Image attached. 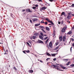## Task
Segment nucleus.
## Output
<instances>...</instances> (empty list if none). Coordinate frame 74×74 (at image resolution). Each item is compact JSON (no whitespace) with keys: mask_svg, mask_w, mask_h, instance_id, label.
<instances>
[{"mask_svg":"<svg viewBox=\"0 0 74 74\" xmlns=\"http://www.w3.org/2000/svg\"><path fill=\"white\" fill-rule=\"evenodd\" d=\"M70 67H70L71 68H72V67H74V64H72L70 66Z\"/></svg>","mask_w":74,"mask_h":74,"instance_id":"nucleus-25","label":"nucleus"},{"mask_svg":"<svg viewBox=\"0 0 74 74\" xmlns=\"http://www.w3.org/2000/svg\"><path fill=\"white\" fill-rule=\"evenodd\" d=\"M26 44H27V45H28L29 47H31V46L30 45V44H29V42H26Z\"/></svg>","mask_w":74,"mask_h":74,"instance_id":"nucleus-29","label":"nucleus"},{"mask_svg":"<svg viewBox=\"0 0 74 74\" xmlns=\"http://www.w3.org/2000/svg\"><path fill=\"white\" fill-rule=\"evenodd\" d=\"M72 16H74V14H72Z\"/></svg>","mask_w":74,"mask_h":74,"instance_id":"nucleus-58","label":"nucleus"},{"mask_svg":"<svg viewBox=\"0 0 74 74\" xmlns=\"http://www.w3.org/2000/svg\"><path fill=\"white\" fill-rule=\"evenodd\" d=\"M40 23L39 24H36L35 25V26H40Z\"/></svg>","mask_w":74,"mask_h":74,"instance_id":"nucleus-23","label":"nucleus"},{"mask_svg":"<svg viewBox=\"0 0 74 74\" xmlns=\"http://www.w3.org/2000/svg\"><path fill=\"white\" fill-rule=\"evenodd\" d=\"M72 47H71L70 48V50L71 52V51L72 50Z\"/></svg>","mask_w":74,"mask_h":74,"instance_id":"nucleus-50","label":"nucleus"},{"mask_svg":"<svg viewBox=\"0 0 74 74\" xmlns=\"http://www.w3.org/2000/svg\"><path fill=\"white\" fill-rule=\"evenodd\" d=\"M33 9H36V7H33Z\"/></svg>","mask_w":74,"mask_h":74,"instance_id":"nucleus-47","label":"nucleus"},{"mask_svg":"<svg viewBox=\"0 0 74 74\" xmlns=\"http://www.w3.org/2000/svg\"><path fill=\"white\" fill-rule=\"evenodd\" d=\"M42 29H45V27H44L43 26H42Z\"/></svg>","mask_w":74,"mask_h":74,"instance_id":"nucleus-48","label":"nucleus"},{"mask_svg":"<svg viewBox=\"0 0 74 74\" xmlns=\"http://www.w3.org/2000/svg\"><path fill=\"white\" fill-rule=\"evenodd\" d=\"M40 62H41V63H42V60H40Z\"/></svg>","mask_w":74,"mask_h":74,"instance_id":"nucleus-54","label":"nucleus"},{"mask_svg":"<svg viewBox=\"0 0 74 74\" xmlns=\"http://www.w3.org/2000/svg\"><path fill=\"white\" fill-rule=\"evenodd\" d=\"M33 22H35V21H37L38 19L37 18H33L32 19Z\"/></svg>","mask_w":74,"mask_h":74,"instance_id":"nucleus-11","label":"nucleus"},{"mask_svg":"<svg viewBox=\"0 0 74 74\" xmlns=\"http://www.w3.org/2000/svg\"><path fill=\"white\" fill-rule=\"evenodd\" d=\"M0 44H3V42H2V43H1V42H0Z\"/></svg>","mask_w":74,"mask_h":74,"instance_id":"nucleus-60","label":"nucleus"},{"mask_svg":"<svg viewBox=\"0 0 74 74\" xmlns=\"http://www.w3.org/2000/svg\"><path fill=\"white\" fill-rule=\"evenodd\" d=\"M49 1H50V2H52V1H54L55 2L56 1L55 0H49Z\"/></svg>","mask_w":74,"mask_h":74,"instance_id":"nucleus-26","label":"nucleus"},{"mask_svg":"<svg viewBox=\"0 0 74 74\" xmlns=\"http://www.w3.org/2000/svg\"><path fill=\"white\" fill-rule=\"evenodd\" d=\"M49 47L50 48H52V42H50L49 43Z\"/></svg>","mask_w":74,"mask_h":74,"instance_id":"nucleus-7","label":"nucleus"},{"mask_svg":"<svg viewBox=\"0 0 74 74\" xmlns=\"http://www.w3.org/2000/svg\"><path fill=\"white\" fill-rule=\"evenodd\" d=\"M23 52L25 54H26V50L23 51Z\"/></svg>","mask_w":74,"mask_h":74,"instance_id":"nucleus-38","label":"nucleus"},{"mask_svg":"<svg viewBox=\"0 0 74 74\" xmlns=\"http://www.w3.org/2000/svg\"><path fill=\"white\" fill-rule=\"evenodd\" d=\"M29 73H33V71L32 70H30L28 71Z\"/></svg>","mask_w":74,"mask_h":74,"instance_id":"nucleus-15","label":"nucleus"},{"mask_svg":"<svg viewBox=\"0 0 74 74\" xmlns=\"http://www.w3.org/2000/svg\"><path fill=\"white\" fill-rule=\"evenodd\" d=\"M44 21L43 20H42V21H41L40 22V23H45L44 22Z\"/></svg>","mask_w":74,"mask_h":74,"instance_id":"nucleus-35","label":"nucleus"},{"mask_svg":"<svg viewBox=\"0 0 74 74\" xmlns=\"http://www.w3.org/2000/svg\"><path fill=\"white\" fill-rule=\"evenodd\" d=\"M72 29H73V30H74V25H73V27H72Z\"/></svg>","mask_w":74,"mask_h":74,"instance_id":"nucleus-46","label":"nucleus"},{"mask_svg":"<svg viewBox=\"0 0 74 74\" xmlns=\"http://www.w3.org/2000/svg\"><path fill=\"white\" fill-rule=\"evenodd\" d=\"M29 42V43H30V44H31V43H32V41L31 40H29L28 41Z\"/></svg>","mask_w":74,"mask_h":74,"instance_id":"nucleus-44","label":"nucleus"},{"mask_svg":"<svg viewBox=\"0 0 74 74\" xmlns=\"http://www.w3.org/2000/svg\"><path fill=\"white\" fill-rule=\"evenodd\" d=\"M59 39H60V41H62V36H60L59 38Z\"/></svg>","mask_w":74,"mask_h":74,"instance_id":"nucleus-13","label":"nucleus"},{"mask_svg":"<svg viewBox=\"0 0 74 74\" xmlns=\"http://www.w3.org/2000/svg\"><path fill=\"white\" fill-rule=\"evenodd\" d=\"M45 9H46V7H43L40 9V11H42V10H43L44 11V10H45Z\"/></svg>","mask_w":74,"mask_h":74,"instance_id":"nucleus-4","label":"nucleus"},{"mask_svg":"<svg viewBox=\"0 0 74 74\" xmlns=\"http://www.w3.org/2000/svg\"><path fill=\"white\" fill-rule=\"evenodd\" d=\"M39 38H40L41 40H44V38H43V37L42 36H39Z\"/></svg>","mask_w":74,"mask_h":74,"instance_id":"nucleus-21","label":"nucleus"},{"mask_svg":"<svg viewBox=\"0 0 74 74\" xmlns=\"http://www.w3.org/2000/svg\"><path fill=\"white\" fill-rule=\"evenodd\" d=\"M72 46L73 47H74V43L72 44Z\"/></svg>","mask_w":74,"mask_h":74,"instance_id":"nucleus-52","label":"nucleus"},{"mask_svg":"<svg viewBox=\"0 0 74 74\" xmlns=\"http://www.w3.org/2000/svg\"><path fill=\"white\" fill-rule=\"evenodd\" d=\"M70 63H71V62H68V63H67L66 64V66H69V64H70Z\"/></svg>","mask_w":74,"mask_h":74,"instance_id":"nucleus-14","label":"nucleus"},{"mask_svg":"<svg viewBox=\"0 0 74 74\" xmlns=\"http://www.w3.org/2000/svg\"><path fill=\"white\" fill-rule=\"evenodd\" d=\"M65 15V13H64V12H62V13H61V16H62L63 15Z\"/></svg>","mask_w":74,"mask_h":74,"instance_id":"nucleus-17","label":"nucleus"},{"mask_svg":"<svg viewBox=\"0 0 74 74\" xmlns=\"http://www.w3.org/2000/svg\"><path fill=\"white\" fill-rule=\"evenodd\" d=\"M66 29H67L66 27H64L62 29V33H64V32H66Z\"/></svg>","mask_w":74,"mask_h":74,"instance_id":"nucleus-3","label":"nucleus"},{"mask_svg":"<svg viewBox=\"0 0 74 74\" xmlns=\"http://www.w3.org/2000/svg\"><path fill=\"white\" fill-rule=\"evenodd\" d=\"M43 32H45V33H46V32L45 31H44Z\"/></svg>","mask_w":74,"mask_h":74,"instance_id":"nucleus-61","label":"nucleus"},{"mask_svg":"<svg viewBox=\"0 0 74 74\" xmlns=\"http://www.w3.org/2000/svg\"><path fill=\"white\" fill-rule=\"evenodd\" d=\"M48 25H49V26L50 25H51V24H49Z\"/></svg>","mask_w":74,"mask_h":74,"instance_id":"nucleus-62","label":"nucleus"},{"mask_svg":"<svg viewBox=\"0 0 74 74\" xmlns=\"http://www.w3.org/2000/svg\"><path fill=\"white\" fill-rule=\"evenodd\" d=\"M29 21H30V23H32V20L30 19Z\"/></svg>","mask_w":74,"mask_h":74,"instance_id":"nucleus-37","label":"nucleus"},{"mask_svg":"<svg viewBox=\"0 0 74 74\" xmlns=\"http://www.w3.org/2000/svg\"><path fill=\"white\" fill-rule=\"evenodd\" d=\"M68 15H70L71 14V13H68Z\"/></svg>","mask_w":74,"mask_h":74,"instance_id":"nucleus-53","label":"nucleus"},{"mask_svg":"<svg viewBox=\"0 0 74 74\" xmlns=\"http://www.w3.org/2000/svg\"><path fill=\"white\" fill-rule=\"evenodd\" d=\"M69 60L68 59H63V60L64 61V62H66L68 61Z\"/></svg>","mask_w":74,"mask_h":74,"instance_id":"nucleus-20","label":"nucleus"},{"mask_svg":"<svg viewBox=\"0 0 74 74\" xmlns=\"http://www.w3.org/2000/svg\"><path fill=\"white\" fill-rule=\"evenodd\" d=\"M45 20L47 21L48 22H49V23H51V25H54V23L52 22V21H50V19H49V18H46L45 19Z\"/></svg>","mask_w":74,"mask_h":74,"instance_id":"nucleus-2","label":"nucleus"},{"mask_svg":"<svg viewBox=\"0 0 74 74\" xmlns=\"http://www.w3.org/2000/svg\"><path fill=\"white\" fill-rule=\"evenodd\" d=\"M46 29L47 30V31H49V30H50L49 28L47 27H46Z\"/></svg>","mask_w":74,"mask_h":74,"instance_id":"nucleus-18","label":"nucleus"},{"mask_svg":"<svg viewBox=\"0 0 74 74\" xmlns=\"http://www.w3.org/2000/svg\"><path fill=\"white\" fill-rule=\"evenodd\" d=\"M10 40H12V37L11 36L10 37Z\"/></svg>","mask_w":74,"mask_h":74,"instance_id":"nucleus-49","label":"nucleus"},{"mask_svg":"<svg viewBox=\"0 0 74 74\" xmlns=\"http://www.w3.org/2000/svg\"><path fill=\"white\" fill-rule=\"evenodd\" d=\"M49 59H50V58H47L46 59V60H47V61H48V60H49Z\"/></svg>","mask_w":74,"mask_h":74,"instance_id":"nucleus-40","label":"nucleus"},{"mask_svg":"<svg viewBox=\"0 0 74 74\" xmlns=\"http://www.w3.org/2000/svg\"><path fill=\"white\" fill-rule=\"evenodd\" d=\"M8 50H6V51H5V52H6V53H4V55H5V54H7V55H8Z\"/></svg>","mask_w":74,"mask_h":74,"instance_id":"nucleus-12","label":"nucleus"},{"mask_svg":"<svg viewBox=\"0 0 74 74\" xmlns=\"http://www.w3.org/2000/svg\"><path fill=\"white\" fill-rule=\"evenodd\" d=\"M13 69H14V70H16V68L15 66H14L13 67Z\"/></svg>","mask_w":74,"mask_h":74,"instance_id":"nucleus-41","label":"nucleus"},{"mask_svg":"<svg viewBox=\"0 0 74 74\" xmlns=\"http://www.w3.org/2000/svg\"><path fill=\"white\" fill-rule=\"evenodd\" d=\"M34 36H37L38 35V33H35L34 34Z\"/></svg>","mask_w":74,"mask_h":74,"instance_id":"nucleus-30","label":"nucleus"},{"mask_svg":"<svg viewBox=\"0 0 74 74\" xmlns=\"http://www.w3.org/2000/svg\"><path fill=\"white\" fill-rule=\"evenodd\" d=\"M57 53H54L53 54H51V55L52 56H54V57L55 56H56V55H57Z\"/></svg>","mask_w":74,"mask_h":74,"instance_id":"nucleus-16","label":"nucleus"},{"mask_svg":"<svg viewBox=\"0 0 74 74\" xmlns=\"http://www.w3.org/2000/svg\"><path fill=\"white\" fill-rule=\"evenodd\" d=\"M56 65H59V64H56Z\"/></svg>","mask_w":74,"mask_h":74,"instance_id":"nucleus-63","label":"nucleus"},{"mask_svg":"<svg viewBox=\"0 0 74 74\" xmlns=\"http://www.w3.org/2000/svg\"><path fill=\"white\" fill-rule=\"evenodd\" d=\"M38 1L39 2H42V1L41 0H38Z\"/></svg>","mask_w":74,"mask_h":74,"instance_id":"nucleus-45","label":"nucleus"},{"mask_svg":"<svg viewBox=\"0 0 74 74\" xmlns=\"http://www.w3.org/2000/svg\"><path fill=\"white\" fill-rule=\"evenodd\" d=\"M56 46H57V45H58L59 44V42H58V41H57L56 43Z\"/></svg>","mask_w":74,"mask_h":74,"instance_id":"nucleus-31","label":"nucleus"},{"mask_svg":"<svg viewBox=\"0 0 74 74\" xmlns=\"http://www.w3.org/2000/svg\"><path fill=\"white\" fill-rule=\"evenodd\" d=\"M48 40H49V39L48 38L45 42V44H47V42H48Z\"/></svg>","mask_w":74,"mask_h":74,"instance_id":"nucleus-24","label":"nucleus"},{"mask_svg":"<svg viewBox=\"0 0 74 74\" xmlns=\"http://www.w3.org/2000/svg\"><path fill=\"white\" fill-rule=\"evenodd\" d=\"M40 35H41V36H42L44 37V35L43 34V33H42V32H41L40 33Z\"/></svg>","mask_w":74,"mask_h":74,"instance_id":"nucleus-28","label":"nucleus"},{"mask_svg":"<svg viewBox=\"0 0 74 74\" xmlns=\"http://www.w3.org/2000/svg\"><path fill=\"white\" fill-rule=\"evenodd\" d=\"M56 60V58H55L53 60V61H55Z\"/></svg>","mask_w":74,"mask_h":74,"instance_id":"nucleus-43","label":"nucleus"},{"mask_svg":"<svg viewBox=\"0 0 74 74\" xmlns=\"http://www.w3.org/2000/svg\"><path fill=\"white\" fill-rule=\"evenodd\" d=\"M37 42H38V43H41V44H44V42H43V41L39 40H38Z\"/></svg>","mask_w":74,"mask_h":74,"instance_id":"nucleus-9","label":"nucleus"},{"mask_svg":"<svg viewBox=\"0 0 74 74\" xmlns=\"http://www.w3.org/2000/svg\"><path fill=\"white\" fill-rule=\"evenodd\" d=\"M71 15H68L67 17V19L69 20L70 19H71Z\"/></svg>","mask_w":74,"mask_h":74,"instance_id":"nucleus-8","label":"nucleus"},{"mask_svg":"<svg viewBox=\"0 0 74 74\" xmlns=\"http://www.w3.org/2000/svg\"><path fill=\"white\" fill-rule=\"evenodd\" d=\"M44 36H47V35H46V34Z\"/></svg>","mask_w":74,"mask_h":74,"instance_id":"nucleus-64","label":"nucleus"},{"mask_svg":"<svg viewBox=\"0 0 74 74\" xmlns=\"http://www.w3.org/2000/svg\"><path fill=\"white\" fill-rule=\"evenodd\" d=\"M52 66H53L54 67V69H57L58 70H59L60 71H64V70H63L62 69L60 70V67L58 65H56L54 64H52Z\"/></svg>","mask_w":74,"mask_h":74,"instance_id":"nucleus-1","label":"nucleus"},{"mask_svg":"<svg viewBox=\"0 0 74 74\" xmlns=\"http://www.w3.org/2000/svg\"><path fill=\"white\" fill-rule=\"evenodd\" d=\"M26 11L27 12H32V11L30 10V9H26Z\"/></svg>","mask_w":74,"mask_h":74,"instance_id":"nucleus-5","label":"nucleus"},{"mask_svg":"<svg viewBox=\"0 0 74 74\" xmlns=\"http://www.w3.org/2000/svg\"><path fill=\"white\" fill-rule=\"evenodd\" d=\"M71 6L72 7H74V4H73L71 5Z\"/></svg>","mask_w":74,"mask_h":74,"instance_id":"nucleus-39","label":"nucleus"},{"mask_svg":"<svg viewBox=\"0 0 74 74\" xmlns=\"http://www.w3.org/2000/svg\"><path fill=\"white\" fill-rule=\"evenodd\" d=\"M66 37L65 36H63L62 37V41L63 42H64L66 41Z\"/></svg>","mask_w":74,"mask_h":74,"instance_id":"nucleus-6","label":"nucleus"},{"mask_svg":"<svg viewBox=\"0 0 74 74\" xmlns=\"http://www.w3.org/2000/svg\"><path fill=\"white\" fill-rule=\"evenodd\" d=\"M42 26H39L40 28H42Z\"/></svg>","mask_w":74,"mask_h":74,"instance_id":"nucleus-56","label":"nucleus"},{"mask_svg":"<svg viewBox=\"0 0 74 74\" xmlns=\"http://www.w3.org/2000/svg\"><path fill=\"white\" fill-rule=\"evenodd\" d=\"M32 38L33 39H35V38H36V36H32Z\"/></svg>","mask_w":74,"mask_h":74,"instance_id":"nucleus-32","label":"nucleus"},{"mask_svg":"<svg viewBox=\"0 0 74 74\" xmlns=\"http://www.w3.org/2000/svg\"><path fill=\"white\" fill-rule=\"evenodd\" d=\"M72 33V32L71 31H69L68 33V34H69L70 35V34H71Z\"/></svg>","mask_w":74,"mask_h":74,"instance_id":"nucleus-19","label":"nucleus"},{"mask_svg":"<svg viewBox=\"0 0 74 74\" xmlns=\"http://www.w3.org/2000/svg\"><path fill=\"white\" fill-rule=\"evenodd\" d=\"M25 52H27V53H29L30 52V51L29 50H25Z\"/></svg>","mask_w":74,"mask_h":74,"instance_id":"nucleus-27","label":"nucleus"},{"mask_svg":"<svg viewBox=\"0 0 74 74\" xmlns=\"http://www.w3.org/2000/svg\"><path fill=\"white\" fill-rule=\"evenodd\" d=\"M48 38V37H45L44 38V40H46V39H47V38Z\"/></svg>","mask_w":74,"mask_h":74,"instance_id":"nucleus-42","label":"nucleus"},{"mask_svg":"<svg viewBox=\"0 0 74 74\" xmlns=\"http://www.w3.org/2000/svg\"><path fill=\"white\" fill-rule=\"evenodd\" d=\"M25 11V9H23L22 10V12H24V11Z\"/></svg>","mask_w":74,"mask_h":74,"instance_id":"nucleus-51","label":"nucleus"},{"mask_svg":"<svg viewBox=\"0 0 74 74\" xmlns=\"http://www.w3.org/2000/svg\"><path fill=\"white\" fill-rule=\"evenodd\" d=\"M45 25H48V22H45Z\"/></svg>","mask_w":74,"mask_h":74,"instance_id":"nucleus-36","label":"nucleus"},{"mask_svg":"<svg viewBox=\"0 0 74 74\" xmlns=\"http://www.w3.org/2000/svg\"><path fill=\"white\" fill-rule=\"evenodd\" d=\"M60 66H61V67H62V68L63 69H64H64H66V68L63 66L62 65H61Z\"/></svg>","mask_w":74,"mask_h":74,"instance_id":"nucleus-10","label":"nucleus"},{"mask_svg":"<svg viewBox=\"0 0 74 74\" xmlns=\"http://www.w3.org/2000/svg\"><path fill=\"white\" fill-rule=\"evenodd\" d=\"M47 55V56H51V54H49V53H46Z\"/></svg>","mask_w":74,"mask_h":74,"instance_id":"nucleus-22","label":"nucleus"},{"mask_svg":"<svg viewBox=\"0 0 74 74\" xmlns=\"http://www.w3.org/2000/svg\"><path fill=\"white\" fill-rule=\"evenodd\" d=\"M59 46H60V45H59L58 46H57V47H56V48L55 49L56 50L58 49V48H59Z\"/></svg>","mask_w":74,"mask_h":74,"instance_id":"nucleus-33","label":"nucleus"},{"mask_svg":"<svg viewBox=\"0 0 74 74\" xmlns=\"http://www.w3.org/2000/svg\"><path fill=\"white\" fill-rule=\"evenodd\" d=\"M10 16L12 17V18H14V15H13V14L11 13L10 14Z\"/></svg>","mask_w":74,"mask_h":74,"instance_id":"nucleus-34","label":"nucleus"},{"mask_svg":"<svg viewBox=\"0 0 74 74\" xmlns=\"http://www.w3.org/2000/svg\"><path fill=\"white\" fill-rule=\"evenodd\" d=\"M41 30H42V31H43V32H44V29H42Z\"/></svg>","mask_w":74,"mask_h":74,"instance_id":"nucleus-59","label":"nucleus"},{"mask_svg":"<svg viewBox=\"0 0 74 74\" xmlns=\"http://www.w3.org/2000/svg\"><path fill=\"white\" fill-rule=\"evenodd\" d=\"M61 23L60 22H59L58 23V24H59V25H60V24Z\"/></svg>","mask_w":74,"mask_h":74,"instance_id":"nucleus-55","label":"nucleus"},{"mask_svg":"<svg viewBox=\"0 0 74 74\" xmlns=\"http://www.w3.org/2000/svg\"><path fill=\"white\" fill-rule=\"evenodd\" d=\"M74 39H73V38H72V42H73V41H74Z\"/></svg>","mask_w":74,"mask_h":74,"instance_id":"nucleus-57","label":"nucleus"}]
</instances>
